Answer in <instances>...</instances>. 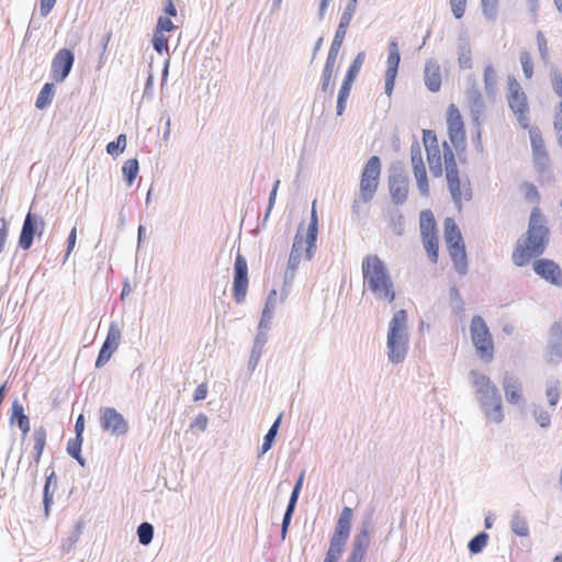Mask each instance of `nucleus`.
<instances>
[{
	"label": "nucleus",
	"mask_w": 562,
	"mask_h": 562,
	"mask_svg": "<svg viewBox=\"0 0 562 562\" xmlns=\"http://www.w3.org/2000/svg\"><path fill=\"white\" fill-rule=\"evenodd\" d=\"M364 288L375 300L386 303L396 297L395 283L386 263L378 255H367L361 263Z\"/></svg>",
	"instance_id": "1"
},
{
	"label": "nucleus",
	"mask_w": 562,
	"mask_h": 562,
	"mask_svg": "<svg viewBox=\"0 0 562 562\" xmlns=\"http://www.w3.org/2000/svg\"><path fill=\"white\" fill-rule=\"evenodd\" d=\"M469 380L482 414L488 423L501 424L505 419L504 406L497 385L486 374L469 372Z\"/></svg>",
	"instance_id": "2"
},
{
	"label": "nucleus",
	"mask_w": 562,
	"mask_h": 562,
	"mask_svg": "<svg viewBox=\"0 0 562 562\" xmlns=\"http://www.w3.org/2000/svg\"><path fill=\"white\" fill-rule=\"evenodd\" d=\"M549 228L544 217L538 207H533L529 218L527 238L525 245L518 244L513 252V261L516 266L527 265L532 257L544 252L548 245Z\"/></svg>",
	"instance_id": "3"
},
{
	"label": "nucleus",
	"mask_w": 562,
	"mask_h": 562,
	"mask_svg": "<svg viewBox=\"0 0 562 562\" xmlns=\"http://www.w3.org/2000/svg\"><path fill=\"white\" fill-rule=\"evenodd\" d=\"M409 334L407 326V312L396 311L390 323L386 336V355L390 362L398 364L404 362L408 352Z\"/></svg>",
	"instance_id": "4"
},
{
	"label": "nucleus",
	"mask_w": 562,
	"mask_h": 562,
	"mask_svg": "<svg viewBox=\"0 0 562 562\" xmlns=\"http://www.w3.org/2000/svg\"><path fill=\"white\" fill-rule=\"evenodd\" d=\"M443 158L448 189L453 203L460 210L462 201H470L472 199L470 181L467 178L463 182L461 181L456 156L446 142L443 143Z\"/></svg>",
	"instance_id": "5"
},
{
	"label": "nucleus",
	"mask_w": 562,
	"mask_h": 562,
	"mask_svg": "<svg viewBox=\"0 0 562 562\" xmlns=\"http://www.w3.org/2000/svg\"><path fill=\"white\" fill-rule=\"evenodd\" d=\"M381 175V160L378 156H372L366 162L361 172L359 193L355 198L352 212L359 213L360 203H369L374 198Z\"/></svg>",
	"instance_id": "6"
},
{
	"label": "nucleus",
	"mask_w": 562,
	"mask_h": 562,
	"mask_svg": "<svg viewBox=\"0 0 562 562\" xmlns=\"http://www.w3.org/2000/svg\"><path fill=\"white\" fill-rule=\"evenodd\" d=\"M373 508L367 509L362 516L358 532L352 540V549L347 562H363L370 544V533L374 528Z\"/></svg>",
	"instance_id": "7"
},
{
	"label": "nucleus",
	"mask_w": 562,
	"mask_h": 562,
	"mask_svg": "<svg viewBox=\"0 0 562 562\" xmlns=\"http://www.w3.org/2000/svg\"><path fill=\"white\" fill-rule=\"evenodd\" d=\"M470 333L472 342L481 359L486 362L492 361L494 357L492 335L485 321L480 315L472 317Z\"/></svg>",
	"instance_id": "8"
},
{
	"label": "nucleus",
	"mask_w": 562,
	"mask_h": 562,
	"mask_svg": "<svg viewBox=\"0 0 562 562\" xmlns=\"http://www.w3.org/2000/svg\"><path fill=\"white\" fill-rule=\"evenodd\" d=\"M508 90L507 100L510 110L522 128L529 127V105L527 97L519 82L513 77L508 80Z\"/></svg>",
	"instance_id": "9"
},
{
	"label": "nucleus",
	"mask_w": 562,
	"mask_h": 562,
	"mask_svg": "<svg viewBox=\"0 0 562 562\" xmlns=\"http://www.w3.org/2000/svg\"><path fill=\"white\" fill-rule=\"evenodd\" d=\"M345 37H339L338 35L334 36V40L331 42L326 63L323 69L322 74V82H321V90L324 93L329 94V97H333L334 89H335V82L331 80L334 70H335V64L336 59L339 53V49L342 45Z\"/></svg>",
	"instance_id": "10"
},
{
	"label": "nucleus",
	"mask_w": 562,
	"mask_h": 562,
	"mask_svg": "<svg viewBox=\"0 0 562 562\" xmlns=\"http://www.w3.org/2000/svg\"><path fill=\"white\" fill-rule=\"evenodd\" d=\"M248 289V266L246 258L238 251L234 263L233 296L240 304L245 302Z\"/></svg>",
	"instance_id": "11"
},
{
	"label": "nucleus",
	"mask_w": 562,
	"mask_h": 562,
	"mask_svg": "<svg viewBox=\"0 0 562 562\" xmlns=\"http://www.w3.org/2000/svg\"><path fill=\"white\" fill-rule=\"evenodd\" d=\"M100 424L104 431H109L114 436L125 435L128 430L126 419L113 407L100 408Z\"/></svg>",
	"instance_id": "12"
},
{
	"label": "nucleus",
	"mask_w": 562,
	"mask_h": 562,
	"mask_svg": "<svg viewBox=\"0 0 562 562\" xmlns=\"http://www.w3.org/2000/svg\"><path fill=\"white\" fill-rule=\"evenodd\" d=\"M529 136L535 168L538 172H544L550 167V157L546 149L541 132L538 127H531L529 130Z\"/></svg>",
	"instance_id": "13"
},
{
	"label": "nucleus",
	"mask_w": 562,
	"mask_h": 562,
	"mask_svg": "<svg viewBox=\"0 0 562 562\" xmlns=\"http://www.w3.org/2000/svg\"><path fill=\"white\" fill-rule=\"evenodd\" d=\"M465 102L470 109L472 120L480 125L481 116L485 110V103L476 80L473 76L468 78V87L464 92Z\"/></svg>",
	"instance_id": "14"
},
{
	"label": "nucleus",
	"mask_w": 562,
	"mask_h": 562,
	"mask_svg": "<svg viewBox=\"0 0 562 562\" xmlns=\"http://www.w3.org/2000/svg\"><path fill=\"white\" fill-rule=\"evenodd\" d=\"M447 125L450 142L456 149L464 147V125L459 109L454 104H450L447 112Z\"/></svg>",
	"instance_id": "15"
},
{
	"label": "nucleus",
	"mask_w": 562,
	"mask_h": 562,
	"mask_svg": "<svg viewBox=\"0 0 562 562\" xmlns=\"http://www.w3.org/2000/svg\"><path fill=\"white\" fill-rule=\"evenodd\" d=\"M45 223L41 216L29 212L24 218L22 229L19 237V246L27 250L32 247L34 236L41 235L44 231Z\"/></svg>",
	"instance_id": "16"
},
{
	"label": "nucleus",
	"mask_w": 562,
	"mask_h": 562,
	"mask_svg": "<svg viewBox=\"0 0 562 562\" xmlns=\"http://www.w3.org/2000/svg\"><path fill=\"white\" fill-rule=\"evenodd\" d=\"M122 333L119 325L112 322L109 330L100 349L99 356L95 361L97 368H102L111 359L112 355L117 350L121 342Z\"/></svg>",
	"instance_id": "17"
},
{
	"label": "nucleus",
	"mask_w": 562,
	"mask_h": 562,
	"mask_svg": "<svg viewBox=\"0 0 562 562\" xmlns=\"http://www.w3.org/2000/svg\"><path fill=\"white\" fill-rule=\"evenodd\" d=\"M304 243H305V238L303 237V235L301 233V227H299V229L294 236V239H293L289 260H288L286 268L284 271V286H286V285L290 286L295 278L297 268H299L301 259H302Z\"/></svg>",
	"instance_id": "18"
},
{
	"label": "nucleus",
	"mask_w": 562,
	"mask_h": 562,
	"mask_svg": "<svg viewBox=\"0 0 562 562\" xmlns=\"http://www.w3.org/2000/svg\"><path fill=\"white\" fill-rule=\"evenodd\" d=\"M75 55L68 48H61L52 61V76L56 82H63L71 71Z\"/></svg>",
	"instance_id": "19"
},
{
	"label": "nucleus",
	"mask_w": 562,
	"mask_h": 562,
	"mask_svg": "<svg viewBox=\"0 0 562 562\" xmlns=\"http://www.w3.org/2000/svg\"><path fill=\"white\" fill-rule=\"evenodd\" d=\"M387 60L385 70V93L390 97L393 92L395 79L397 76L398 64L401 60L400 48L397 42L392 40L387 47Z\"/></svg>",
	"instance_id": "20"
},
{
	"label": "nucleus",
	"mask_w": 562,
	"mask_h": 562,
	"mask_svg": "<svg viewBox=\"0 0 562 562\" xmlns=\"http://www.w3.org/2000/svg\"><path fill=\"white\" fill-rule=\"evenodd\" d=\"M389 190L395 204H404L408 195V177L402 171H393L389 177Z\"/></svg>",
	"instance_id": "21"
},
{
	"label": "nucleus",
	"mask_w": 562,
	"mask_h": 562,
	"mask_svg": "<svg viewBox=\"0 0 562 562\" xmlns=\"http://www.w3.org/2000/svg\"><path fill=\"white\" fill-rule=\"evenodd\" d=\"M533 271L546 281L562 286V270L550 259H537L532 263Z\"/></svg>",
	"instance_id": "22"
},
{
	"label": "nucleus",
	"mask_w": 562,
	"mask_h": 562,
	"mask_svg": "<svg viewBox=\"0 0 562 562\" xmlns=\"http://www.w3.org/2000/svg\"><path fill=\"white\" fill-rule=\"evenodd\" d=\"M502 386L505 393V398L509 404H520L524 402V386L519 376L506 371L503 374Z\"/></svg>",
	"instance_id": "23"
},
{
	"label": "nucleus",
	"mask_w": 562,
	"mask_h": 562,
	"mask_svg": "<svg viewBox=\"0 0 562 562\" xmlns=\"http://www.w3.org/2000/svg\"><path fill=\"white\" fill-rule=\"evenodd\" d=\"M317 234H318V217L316 213V201L312 204V211H311V220L307 227L306 236H305V258L306 260H311L316 251V241H317Z\"/></svg>",
	"instance_id": "24"
},
{
	"label": "nucleus",
	"mask_w": 562,
	"mask_h": 562,
	"mask_svg": "<svg viewBox=\"0 0 562 562\" xmlns=\"http://www.w3.org/2000/svg\"><path fill=\"white\" fill-rule=\"evenodd\" d=\"M425 85L431 92H437L441 88L440 65L436 59H428L424 70Z\"/></svg>",
	"instance_id": "25"
},
{
	"label": "nucleus",
	"mask_w": 562,
	"mask_h": 562,
	"mask_svg": "<svg viewBox=\"0 0 562 562\" xmlns=\"http://www.w3.org/2000/svg\"><path fill=\"white\" fill-rule=\"evenodd\" d=\"M449 255L453 262V268L460 276H465L469 271L468 256L465 245L451 246L448 248Z\"/></svg>",
	"instance_id": "26"
},
{
	"label": "nucleus",
	"mask_w": 562,
	"mask_h": 562,
	"mask_svg": "<svg viewBox=\"0 0 562 562\" xmlns=\"http://www.w3.org/2000/svg\"><path fill=\"white\" fill-rule=\"evenodd\" d=\"M10 423L18 425V427L22 431L23 439L26 437V435L29 434V431L31 429L30 419L24 414V408L18 400L13 401V403H12V414L10 417Z\"/></svg>",
	"instance_id": "27"
},
{
	"label": "nucleus",
	"mask_w": 562,
	"mask_h": 562,
	"mask_svg": "<svg viewBox=\"0 0 562 562\" xmlns=\"http://www.w3.org/2000/svg\"><path fill=\"white\" fill-rule=\"evenodd\" d=\"M458 65L461 69L472 68V50L470 41L467 36H460L458 38Z\"/></svg>",
	"instance_id": "28"
},
{
	"label": "nucleus",
	"mask_w": 562,
	"mask_h": 562,
	"mask_svg": "<svg viewBox=\"0 0 562 562\" xmlns=\"http://www.w3.org/2000/svg\"><path fill=\"white\" fill-rule=\"evenodd\" d=\"M351 521H352V509L349 507H344L338 517L333 536L348 540L349 535H350V529H351Z\"/></svg>",
	"instance_id": "29"
},
{
	"label": "nucleus",
	"mask_w": 562,
	"mask_h": 562,
	"mask_svg": "<svg viewBox=\"0 0 562 562\" xmlns=\"http://www.w3.org/2000/svg\"><path fill=\"white\" fill-rule=\"evenodd\" d=\"M266 342H267V335L262 331H259L255 338V341H254V345L251 348V353H250V357L248 360V369L250 371H254L257 368Z\"/></svg>",
	"instance_id": "30"
},
{
	"label": "nucleus",
	"mask_w": 562,
	"mask_h": 562,
	"mask_svg": "<svg viewBox=\"0 0 562 562\" xmlns=\"http://www.w3.org/2000/svg\"><path fill=\"white\" fill-rule=\"evenodd\" d=\"M443 233L448 248L451 246H459L464 244L461 232L452 218H446Z\"/></svg>",
	"instance_id": "31"
},
{
	"label": "nucleus",
	"mask_w": 562,
	"mask_h": 562,
	"mask_svg": "<svg viewBox=\"0 0 562 562\" xmlns=\"http://www.w3.org/2000/svg\"><path fill=\"white\" fill-rule=\"evenodd\" d=\"M358 0H349L347 3L338 24V27L336 30L335 35H338L339 37H345L347 33V29L351 22V19L353 16V13L357 9Z\"/></svg>",
	"instance_id": "32"
},
{
	"label": "nucleus",
	"mask_w": 562,
	"mask_h": 562,
	"mask_svg": "<svg viewBox=\"0 0 562 562\" xmlns=\"http://www.w3.org/2000/svg\"><path fill=\"white\" fill-rule=\"evenodd\" d=\"M549 351L552 356L562 358V326L558 323L550 330Z\"/></svg>",
	"instance_id": "33"
},
{
	"label": "nucleus",
	"mask_w": 562,
	"mask_h": 562,
	"mask_svg": "<svg viewBox=\"0 0 562 562\" xmlns=\"http://www.w3.org/2000/svg\"><path fill=\"white\" fill-rule=\"evenodd\" d=\"M509 527L518 537H528L530 533L528 520L519 510L513 513Z\"/></svg>",
	"instance_id": "34"
},
{
	"label": "nucleus",
	"mask_w": 562,
	"mask_h": 562,
	"mask_svg": "<svg viewBox=\"0 0 562 562\" xmlns=\"http://www.w3.org/2000/svg\"><path fill=\"white\" fill-rule=\"evenodd\" d=\"M56 485H57L56 474L54 471H52L46 476V482H45L44 491H43V504H44L45 516L49 515V507L53 503L54 491L56 488Z\"/></svg>",
	"instance_id": "35"
},
{
	"label": "nucleus",
	"mask_w": 562,
	"mask_h": 562,
	"mask_svg": "<svg viewBox=\"0 0 562 562\" xmlns=\"http://www.w3.org/2000/svg\"><path fill=\"white\" fill-rule=\"evenodd\" d=\"M277 307V291L271 290L268 294L265 308L262 311L259 328H268Z\"/></svg>",
	"instance_id": "36"
},
{
	"label": "nucleus",
	"mask_w": 562,
	"mask_h": 562,
	"mask_svg": "<svg viewBox=\"0 0 562 562\" xmlns=\"http://www.w3.org/2000/svg\"><path fill=\"white\" fill-rule=\"evenodd\" d=\"M484 89L488 98H495L497 86V74L492 64H487L483 74Z\"/></svg>",
	"instance_id": "37"
},
{
	"label": "nucleus",
	"mask_w": 562,
	"mask_h": 562,
	"mask_svg": "<svg viewBox=\"0 0 562 562\" xmlns=\"http://www.w3.org/2000/svg\"><path fill=\"white\" fill-rule=\"evenodd\" d=\"M34 439V453L33 459L36 463L41 461L45 445H46V429L44 427H38L34 429L33 432Z\"/></svg>",
	"instance_id": "38"
},
{
	"label": "nucleus",
	"mask_w": 562,
	"mask_h": 562,
	"mask_svg": "<svg viewBox=\"0 0 562 562\" xmlns=\"http://www.w3.org/2000/svg\"><path fill=\"white\" fill-rule=\"evenodd\" d=\"M424 248L428 255V258L431 262L436 263L438 261V237L436 234H425L422 236Z\"/></svg>",
	"instance_id": "39"
},
{
	"label": "nucleus",
	"mask_w": 562,
	"mask_h": 562,
	"mask_svg": "<svg viewBox=\"0 0 562 562\" xmlns=\"http://www.w3.org/2000/svg\"><path fill=\"white\" fill-rule=\"evenodd\" d=\"M53 95L54 85L49 82L45 83L36 98V108L40 110L45 109L52 102Z\"/></svg>",
	"instance_id": "40"
},
{
	"label": "nucleus",
	"mask_w": 562,
	"mask_h": 562,
	"mask_svg": "<svg viewBox=\"0 0 562 562\" xmlns=\"http://www.w3.org/2000/svg\"><path fill=\"white\" fill-rule=\"evenodd\" d=\"M436 234V222L431 211L426 210L420 212V234Z\"/></svg>",
	"instance_id": "41"
},
{
	"label": "nucleus",
	"mask_w": 562,
	"mask_h": 562,
	"mask_svg": "<svg viewBox=\"0 0 562 562\" xmlns=\"http://www.w3.org/2000/svg\"><path fill=\"white\" fill-rule=\"evenodd\" d=\"M138 171H139V164H138L137 159L133 158V159H128L127 161H125V164L122 168V172H123L124 179L128 186H131L134 182V180L136 179V177L138 175Z\"/></svg>",
	"instance_id": "42"
},
{
	"label": "nucleus",
	"mask_w": 562,
	"mask_h": 562,
	"mask_svg": "<svg viewBox=\"0 0 562 562\" xmlns=\"http://www.w3.org/2000/svg\"><path fill=\"white\" fill-rule=\"evenodd\" d=\"M346 542H347L346 539H342V538H339L336 536H331L326 558H329L330 560L338 561Z\"/></svg>",
	"instance_id": "43"
},
{
	"label": "nucleus",
	"mask_w": 562,
	"mask_h": 562,
	"mask_svg": "<svg viewBox=\"0 0 562 562\" xmlns=\"http://www.w3.org/2000/svg\"><path fill=\"white\" fill-rule=\"evenodd\" d=\"M536 43H537V47H538V52H539L541 61L543 63L544 66L549 65L550 52H549L548 41L541 31H538L536 34Z\"/></svg>",
	"instance_id": "44"
},
{
	"label": "nucleus",
	"mask_w": 562,
	"mask_h": 562,
	"mask_svg": "<svg viewBox=\"0 0 562 562\" xmlns=\"http://www.w3.org/2000/svg\"><path fill=\"white\" fill-rule=\"evenodd\" d=\"M488 535L484 531L474 536L468 543V549L472 554H477L486 547Z\"/></svg>",
	"instance_id": "45"
},
{
	"label": "nucleus",
	"mask_w": 562,
	"mask_h": 562,
	"mask_svg": "<svg viewBox=\"0 0 562 562\" xmlns=\"http://www.w3.org/2000/svg\"><path fill=\"white\" fill-rule=\"evenodd\" d=\"M546 397L550 406H555L560 400V381L551 380L547 382Z\"/></svg>",
	"instance_id": "46"
},
{
	"label": "nucleus",
	"mask_w": 562,
	"mask_h": 562,
	"mask_svg": "<svg viewBox=\"0 0 562 562\" xmlns=\"http://www.w3.org/2000/svg\"><path fill=\"white\" fill-rule=\"evenodd\" d=\"M137 537H138V541L140 544L148 546L153 541V538H154L153 525L149 522H146V521L142 522L137 527Z\"/></svg>",
	"instance_id": "47"
},
{
	"label": "nucleus",
	"mask_w": 562,
	"mask_h": 562,
	"mask_svg": "<svg viewBox=\"0 0 562 562\" xmlns=\"http://www.w3.org/2000/svg\"><path fill=\"white\" fill-rule=\"evenodd\" d=\"M126 147V135L120 134L116 140L110 142L106 145V153L113 157H117L124 151Z\"/></svg>",
	"instance_id": "48"
},
{
	"label": "nucleus",
	"mask_w": 562,
	"mask_h": 562,
	"mask_svg": "<svg viewBox=\"0 0 562 562\" xmlns=\"http://www.w3.org/2000/svg\"><path fill=\"white\" fill-rule=\"evenodd\" d=\"M427 160L431 175L434 177H440L442 175L440 150H437L436 153H431L429 150V154H427Z\"/></svg>",
	"instance_id": "49"
},
{
	"label": "nucleus",
	"mask_w": 562,
	"mask_h": 562,
	"mask_svg": "<svg viewBox=\"0 0 562 562\" xmlns=\"http://www.w3.org/2000/svg\"><path fill=\"white\" fill-rule=\"evenodd\" d=\"M522 72L526 78L530 79L533 76V63L529 52L522 50L519 54Z\"/></svg>",
	"instance_id": "50"
},
{
	"label": "nucleus",
	"mask_w": 562,
	"mask_h": 562,
	"mask_svg": "<svg viewBox=\"0 0 562 562\" xmlns=\"http://www.w3.org/2000/svg\"><path fill=\"white\" fill-rule=\"evenodd\" d=\"M532 416L535 420L539 424L540 427L547 428L551 424V416L549 412H547L541 406H535L532 409Z\"/></svg>",
	"instance_id": "51"
},
{
	"label": "nucleus",
	"mask_w": 562,
	"mask_h": 562,
	"mask_svg": "<svg viewBox=\"0 0 562 562\" xmlns=\"http://www.w3.org/2000/svg\"><path fill=\"white\" fill-rule=\"evenodd\" d=\"M423 140L426 148V153L429 154V150L431 153H436L439 150L438 140L435 132L430 130H424L423 131Z\"/></svg>",
	"instance_id": "52"
},
{
	"label": "nucleus",
	"mask_w": 562,
	"mask_h": 562,
	"mask_svg": "<svg viewBox=\"0 0 562 562\" xmlns=\"http://www.w3.org/2000/svg\"><path fill=\"white\" fill-rule=\"evenodd\" d=\"M520 191L522 192L525 199L528 200L529 202H539L540 194L533 183L527 181L522 182L520 184Z\"/></svg>",
	"instance_id": "53"
},
{
	"label": "nucleus",
	"mask_w": 562,
	"mask_h": 562,
	"mask_svg": "<svg viewBox=\"0 0 562 562\" xmlns=\"http://www.w3.org/2000/svg\"><path fill=\"white\" fill-rule=\"evenodd\" d=\"M414 177L416 179L417 188L422 195H428L429 194V186H428V179L426 169H419L414 171Z\"/></svg>",
	"instance_id": "54"
},
{
	"label": "nucleus",
	"mask_w": 562,
	"mask_h": 562,
	"mask_svg": "<svg viewBox=\"0 0 562 562\" xmlns=\"http://www.w3.org/2000/svg\"><path fill=\"white\" fill-rule=\"evenodd\" d=\"M482 13L487 20H494L497 14L498 0H481Z\"/></svg>",
	"instance_id": "55"
},
{
	"label": "nucleus",
	"mask_w": 562,
	"mask_h": 562,
	"mask_svg": "<svg viewBox=\"0 0 562 562\" xmlns=\"http://www.w3.org/2000/svg\"><path fill=\"white\" fill-rule=\"evenodd\" d=\"M551 85L553 91L562 98V75L558 68L552 67L550 71Z\"/></svg>",
	"instance_id": "56"
},
{
	"label": "nucleus",
	"mask_w": 562,
	"mask_h": 562,
	"mask_svg": "<svg viewBox=\"0 0 562 562\" xmlns=\"http://www.w3.org/2000/svg\"><path fill=\"white\" fill-rule=\"evenodd\" d=\"M364 59H366V52H359L357 54V56L355 57L353 61L351 63L348 71H347V75H350V76L357 78V76L364 63Z\"/></svg>",
	"instance_id": "57"
},
{
	"label": "nucleus",
	"mask_w": 562,
	"mask_h": 562,
	"mask_svg": "<svg viewBox=\"0 0 562 562\" xmlns=\"http://www.w3.org/2000/svg\"><path fill=\"white\" fill-rule=\"evenodd\" d=\"M278 432L274 429H269L266 436L263 437V442L260 449L259 458H261L265 453H267L273 446Z\"/></svg>",
	"instance_id": "58"
},
{
	"label": "nucleus",
	"mask_w": 562,
	"mask_h": 562,
	"mask_svg": "<svg viewBox=\"0 0 562 562\" xmlns=\"http://www.w3.org/2000/svg\"><path fill=\"white\" fill-rule=\"evenodd\" d=\"M153 46L157 53L162 54L168 50V38L164 34L155 32Z\"/></svg>",
	"instance_id": "59"
},
{
	"label": "nucleus",
	"mask_w": 562,
	"mask_h": 562,
	"mask_svg": "<svg viewBox=\"0 0 562 562\" xmlns=\"http://www.w3.org/2000/svg\"><path fill=\"white\" fill-rule=\"evenodd\" d=\"M390 225L392 231L396 235H402L404 232V217L400 212H396L395 214H392Z\"/></svg>",
	"instance_id": "60"
},
{
	"label": "nucleus",
	"mask_w": 562,
	"mask_h": 562,
	"mask_svg": "<svg viewBox=\"0 0 562 562\" xmlns=\"http://www.w3.org/2000/svg\"><path fill=\"white\" fill-rule=\"evenodd\" d=\"M82 438L75 437L74 439H70L67 445V452L72 458L79 457V453L81 452V445H82Z\"/></svg>",
	"instance_id": "61"
},
{
	"label": "nucleus",
	"mask_w": 562,
	"mask_h": 562,
	"mask_svg": "<svg viewBox=\"0 0 562 562\" xmlns=\"http://www.w3.org/2000/svg\"><path fill=\"white\" fill-rule=\"evenodd\" d=\"M451 11L456 19H461L465 11L467 0H450Z\"/></svg>",
	"instance_id": "62"
},
{
	"label": "nucleus",
	"mask_w": 562,
	"mask_h": 562,
	"mask_svg": "<svg viewBox=\"0 0 562 562\" xmlns=\"http://www.w3.org/2000/svg\"><path fill=\"white\" fill-rule=\"evenodd\" d=\"M9 234V223L4 217H0V254L3 251Z\"/></svg>",
	"instance_id": "63"
},
{
	"label": "nucleus",
	"mask_w": 562,
	"mask_h": 562,
	"mask_svg": "<svg viewBox=\"0 0 562 562\" xmlns=\"http://www.w3.org/2000/svg\"><path fill=\"white\" fill-rule=\"evenodd\" d=\"M175 29V24L167 16H160L157 22L156 32H171Z\"/></svg>",
	"instance_id": "64"
}]
</instances>
